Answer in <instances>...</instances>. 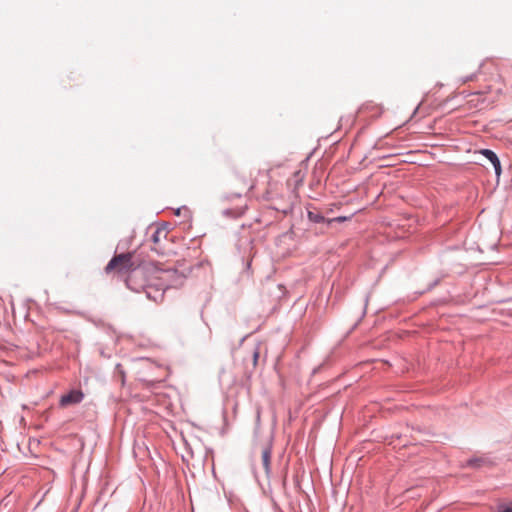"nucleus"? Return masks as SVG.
I'll return each instance as SVG.
<instances>
[{
	"mask_svg": "<svg viewBox=\"0 0 512 512\" xmlns=\"http://www.w3.org/2000/svg\"><path fill=\"white\" fill-rule=\"evenodd\" d=\"M143 270L151 275L148 279V287H151L152 285H159L158 295L152 296L149 291H146L147 297L154 301L162 300L163 292L169 286L168 276L172 274V271L160 269L154 264L144 266Z\"/></svg>",
	"mask_w": 512,
	"mask_h": 512,
	"instance_id": "nucleus-1",
	"label": "nucleus"
},
{
	"mask_svg": "<svg viewBox=\"0 0 512 512\" xmlns=\"http://www.w3.org/2000/svg\"><path fill=\"white\" fill-rule=\"evenodd\" d=\"M136 265L133 261L132 253H121L115 255L105 267L107 274H117L120 276L135 272Z\"/></svg>",
	"mask_w": 512,
	"mask_h": 512,
	"instance_id": "nucleus-2",
	"label": "nucleus"
},
{
	"mask_svg": "<svg viewBox=\"0 0 512 512\" xmlns=\"http://www.w3.org/2000/svg\"><path fill=\"white\" fill-rule=\"evenodd\" d=\"M84 395L80 390H71L69 393L62 395L60 398V406L67 407L70 405L78 404L82 401Z\"/></svg>",
	"mask_w": 512,
	"mask_h": 512,
	"instance_id": "nucleus-3",
	"label": "nucleus"
},
{
	"mask_svg": "<svg viewBox=\"0 0 512 512\" xmlns=\"http://www.w3.org/2000/svg\"><path fill=\"white\" fill-rule=\"evenodd\" d=\"M480 153L483 156H485L492 163V165H493V167L495 169L496 175L500 176V174H501V164H500V160L497 157V155L492 150H489V149H482L480 151Z\"/></svg>",
	"mask_w": 512,
	"mask_h": 512,
	"instance_id": "nucleus-4",
	"label": "nucleus"
},
{
	"mask_svg": "<svg viewBox=\"0 0 512 512\" xmlns=\"http://www.w3.org/2000/svg\"><path fill=\"white\" fill-rule=\"evenodd\" d=\"M261 460H262V464H263L266 474H269L270 464H271V448L270 447H265L262 450Z\"/></svg>",
	"mask_w": 512,
	"mask_h": 512,
	"instance_id": "nucleus-5",
	"label": "nucleus"
},
{
	"mask_svg": "<svg viewBox=\"0 0 512 512\" xmlns=\"http://www.w3.org/2000/svg\"><path fill=\"white\" fill-rule=\"evenodd\" d=\"M307 216L311 222H315V223H323V222H327V220H328L318 211H308Z\"/></svg>",
	"mask_w": 512,
	"mask_h": 512,
	"instance_id": "nucleus-6",
	"label": "nucleus"
},
{
	"mask_svg": "<svg viewBox=\"0 0 512 512\" xmlns=\"http://www.w3.org/2000/svg\"><path fill=\"white\" fill-rule=\"evenodd\" d=\"M167 231L163 228H157L152 236V241L155 245L159 244L161 237L166 238Z\"/></svg>",
	"mask_w": 512,
	"mask_h": 512,
	"instance_id": "nucleus-7",
	"label": "nucleus"
},
{
	"mask_svg": "<svg viewBox=\"0 0 512 512\" xmlns=\"http://www.w3.org/2000/svg\"><path fill=\"white\" fill-rule=\"evenodd\" d=\"M348 219H349V217L339 216V217H336V218L328 219L327 223L331 224L332 222H344V221H346Z\"/></svg>",
	"mask_w": 512,
	"mask_h": 512,
	"instance_id": "nucleus-8",
	"label": "nucleus"
},
{
	"mask_svg": "<svg viewBox=\"0 0 512 512\" xmlns=\"http://www.w3.org/2000/svg\"><path fill=\"white\" fill-rule=\"evenodd\" d=\"M132 282H133V276H132V275H129V276L126 278V284H127V286H128V287H130L131 289L137 290L135 287H133Z\"/></svg>",
	"mask_w": 512,
	"mask_h": 512,
	"instance_id": "nucleus-9",
	"label": "nucleus"
},
{
	"mask_svg": "<svg viewBox=\"0 0 512 512\" xmlns=\"http://www.w3.org/2000/svg\"><path fill=\"white\" fill-rule=\"evenodd\" d=\"M258 358H259V351H258V349H256L253 352V364H254V366L257 364Z\"/></svg>",
	"mask_w": 512,
	"mask_h": 512,
	"instance_id": "nucleus-10",
	"label": "nucleus"
},
{
	"mask_svg": "<svg viewBox=\"0 0 512 512\" xmlns=\"http://www.w3.org/2000/svg\"><path fill=\"white\" fill-rule=\"evenodd\" d=\"M498 512H512V508L507 507V506H500L498 508Z\"/></svg>",
	"mask_w": 512,
	"mask_h": 512,
	"instance_id": "nucleus-11",
	"label": "nucleus"
}]
</instances>
